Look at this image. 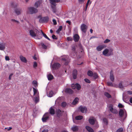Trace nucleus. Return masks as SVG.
I'll use <instances>...</instances> for the list:
<instances>
[{"instance_id": "f257e3e1", "label": "nucleus", "mask_w": 132, "mask_h": 132, "mask_svg": "<svg viewBox=\"0 0 132 132\" xmlns=\"http://www.w3.org/2000/svg\"><path fill=\"white\" fill-rule=\"evenodd\" d=\"M30 34L32 37H37L39 39L42 38L40 36H39L38 35L40 34V33L37 30H36L34 31L33 30H31L29 31Z\"/></svg>"}, {"instance_id": "f03ea898", "label": "nucleus", "mask_w": 132, "mask_h": 132, "mask_svg": "<svg viewBox=\"0 0 132 132\" xmlns=\"http://www.w3.org/2000/svg\"><path fill=\"white\" fill-rule=\"evenodd\" d=\"M108 107L109 111L112 113L115 114L118 113V111L116 108H113V105L112 104H110L108 105Z\"/></svg>"}, {"instance_id": "7ed1b4c3", "label": "nucleus", "mask_w": 132, "mask_h": 132, "mask_svg": "<svg viewBox=\"0 0 132 132\" xmlns=\"http://www.w3.org/2000/svg\"><path fill=\"white\" fill-rule=\"evenodd\" d=\"M38 12L37 10L34 7H30L28 8L27 12L30 14L36 13Z\"/></svg>"}, {"instance_id": "20e7f679", "label": "nucleus", "mask_w": 132, "mask_h": 132, "mask_svg": "<svg viewBox=\"0 0 132 132\" xmlns=\"http://www.w3.org/2000/svg\"><path fill=\"white\" fill-rule=\"evenodd\" d=\"M49 19V18L48 16H45L39 19V22L42 23L47 22L48 21Z\"/></svg>"}, {"instance_id": "39448f33", "label": "nucleus", "mask_w": 132, "mask_h": 132, "mask_svg": "<svg viewBox=\"0 0 132 132\" xmlns=\"http://www.w3.org/2000/svg\"><path fill=\"white\" fill-rule=\"evenodd\" d=\"M62 60L64 62V64L67 65L69 62L68 56H64L63 57L61 58Z\"/></svg>"}, {"instance_id": "423d86ee", "label": "nucleus", "mask_w": 132, "mask_h": 132, "mask_svg": "<svg viewBox=\"0 0 132 132\" xmlns=\"http://www.w3.org/2000/svg\"><path fill=\"white\" fill-rule=\"evenodd\" d=\"M87 27L85 24H83L81 25V31L84 32L85 33L87 31Z\"/></svg>"}, {"instance_id": "0eeeda50", "label": "nucleus", "mask_w": 132, "mask_h": 132, "mask_svg": "<svg viewBox=\"0 0 132 132\" xmlns=\"http://www.w3.org/2000/svg\"><path fill=\"white\" fill-rule=\"evenodd\" d=\"M14 12L17 15L20 14L22 12V9L21 8H15L14 10Z\"/></svg>"}, {"instance_id": "6e6552de", "label": "nucleus", "mask_w": 132, "mask_h": 132, "mask_svg": "<svg viewBox=\"0 0 132 132\" xmlns=\"http://www.w3.org/2000/svg\"><path fill=\"white\" fill-rule=\"evenodd\" d=\"M48 113H46L43 116L42 119L43 121L44 122H46L47 120L49 118V116L48 115Z\"/></svg>"}, {"instance_id": "1a4fd4ad", "label": "nucleus", "mask_w": 132, "mask_h": 132, "mask_svg": "<svg viewBox=\"0 0 132 132\" xmlns=\"http://www.w3.org/2000/svg\"><path fill=\"white\" fill-rule=\"evenodd\" d=\"M60 66V64L58 63H54L52 66L53 69H56L59 68Z\"/></svg>"}, {"instance_id": "9d476101", "label": "nucleus", "mask_w": 132, "mask_h": 132, "mask_svg": "<svg viewBox=\"0 0 132 132\" xmlns=\"http://www.w3.org/2000/svg\"><path fill=\"white\" fill-rule=\"evenodd\" d=\"M106 46L104 45H101L98 46L96 47V50L98 51H100L104 48L106 47Z\"/></svg>"}, {"instance_id": "9b49d317", "label": "nucleus", "mask_w": 132, "mask_h": 132, "mask_svg": "<svg viewBox=\"0 0 132 132\" xmlns=\"http://www.w3.org/2000/svg\"><path fill=\"white\" fill-rule=\"evenodd\" d=\"M79 109L83 113H86L87 111V108L85 106L83 107L81 106L79 108Z\"/></svg>"}, {"instance_id": "f8f14e48", "label": "nucleus", "mask_w": 132, "mask_h": 132, "mask_svg": "<svg viewBox=\"0 0 132 132\" xmlns=\"http://www.w3.org/2000/svg\"><path fill=\"white\" fill-rule=\"evenodd\" d=\"M6 43H0V50L3 51L5 48Z\"/></svg>"}, {"instance_id": "ddd939ff", "label": "nucleus", "mask_w": 132, "mask_h": 132, "mask_svg": "<svg viewBox=\"0 0 132 132\" xmlns=\"http://www.w3.org/2000/svg\"><path fill=\"white\" fill-rule=\"evenodd\" d=\"M95 119L93 117H91L89 120L90 123L92 125H94L95 123Z\"/></svg>"}, {"instance_id": "4468645a", "label": "nucleus", "mask_w": 132, "mask_h": 132, "mask_svg": "<svg viewBox=\"0 0 132 132\" xmlns=\"http://www.w3.org/2000/svg\"><path fill=\"white\" fill-rule=\"evenodd\" d=\"M77 71L76 70H74L73 71L72 75L74 79H76L77 78Z\"/></svg>"}, {"instance_id": "2eb2a0df", "label": "nucleus", "mask_w": 132, "mask_h": 132, "mask_svg": "<svg viewBox=\"0 0 132 132\" xmlns=\"http://www.w3.org/2000/svg\"><path fill=\"white\" fill-rule=\"evenodd\" d=\"M71 129L73 131H77L79 129L78 127L77 126H73L71 128Z\"/></svg>"}, {"instance_id": "dca6fc26", "label": "nucleus", "mask_w": 132, "mask_h": 132, "mask_svg": "<svg viewBox=\"0 0 132 132\" xmlns=\"http://www.w3.org/2000/svg\"><path fill=\"white\" fill-rule=\"evenodd\" d=\"M79 39V36L77 34L73 36L74 40L75 42H78Z\"/></svg>"}, {"instance_id": "f3484780", "label": "nucleus", "mask_w": 132, "mask_h": 132, "mask_svg": "<svg viewBox=\"0 0 132 132\" xmlns=\"http://www.w3.org/2000/svg\"><path fill=\"white\" fill-rule=\"evenodd\" d=\"M50 2L51 5L56 4V3H58L60 1V0H49Z\"/></svg>"}, {"instance_id": "a211bd4d", "label": "nucleus", "mask_w": 132, "mask_h": 132, "mask_svg": "<svg viewBox=\"0 0 132 132\" xmlns=\"http://www.w3.org/2000/svg\"><path fill=\"white\" fill-rule=\"evenodd\" d=\"M110 80L112 82H113L114 80V77L112 71H111L110 73Z\"/></svg>"}, {"instance_id": "6ab92c4d", "label": "nucleus", "mask_w": 132, "mask_h": 132, "mask_svg": "<svg viewBox=\"0 0 132 132\" xmlns=\"http://www.w3.org/2000/svg\"><path fill=\"white\" fill-rule=\"evenodd\" d=\"M54 107H51L49 109V111L51 114H55V110L53 109Z\"/></svg>"}, {"instance_id": "aec40b11", "label": "nucleus", "mask_w": 132, "mask_h": 132, "mask_svg": "<svg viewBox=\"0 0 132 132\" xmlns=\"http://www.w3.org/2000/svg\"><path fill=\"white\" fill-rule=\"evenodd\" d=\"M65 92L67 93L72 94L73 93V90L69 88H66L65 90Z\"/></svg>"}, {"instance_id": "412c9836", "label": "nucleus", "mask_w": 132, "mask_h": 132, "mask_svg": "<svg viewBox=\"0 0 132 132\" xmlns=\"http://www.w3.org/2000/svg\"><path fill=\"white\" fill-rule=\"evenodd\" d=\"M56 4L55 5H51V7L52 9V11L54 13H55L56 12Z\"/></svg>"}, {"instance_id": "4be33fe9", "label": "nucleus", "mask_w": 132, "mask_h": 132, "mask_svg": "<svg viewBox=\"0 0 132 132\" xmlns=\"http://www.w3.org/2000/svg\"><path fill=\"white\" fill-rule=\"evenodd\" d=\"M79 100V99L77 97L75 98L72 102V104L75 105L77 104Z\"/></svg>"}, {"instance_id": "5701e85b", "label": "nucleus", "mask_w": 132, "mask_h": 132, "mask_svg": "<svg viewBox=\"0 0 132 132\" xmlns=\"http://www.w3.org/2000/svg\"><path fill=\"white\" fill-rule=\"evenodd\" d=\"M20 58L22 61L25 63L27 62V60L23 56H20Z\"/></svg>"}, {"instance_id": "b1692460", "label": "nucleus", "mask_w": 132, "mask_h": 132, "mask_svg": "<svg viewBox=\"0 0 132 132\" xmlns=\"http://www.w3.org/2000/svg\"><path fill=\"white\" fill-rule=\"evenodd\" d=\"M17 4L14 2H12L11 3L10 6H11L13 8H15L17 7Z\"/></svg>"}, {"instance_id": "393cba45", "label": "nucleus", "mask_w": 132, "mask_h": 132, "mask_svg": "<svg viewBox=\"0 0 132 132\" xmlns=\"http://www.w3.org/2000/svg\"><path fill=\"white\" fill-rule=\"evenodd\" d=\"M109 52V50L107 49H105L103 52V54L105 56H108V54Z\"/></svg>"}, {"instance_id": "a878e982", "label": "nucleus", "mask_w": 132, "mask_h": 132, "mask_svg": "<svg viewBox=\"0 0 132 132\" xmlns=\"http://www.w3.org/2000/svg\"><path fill=\"white\" fill-rule=\"evenodd\" d=\"M86 128L89 132H94V131L93 129L89 126H86Z\"/></svg>"}, {"instance_id": "bb28decb", "label": "nucleus", "mask_w": 132, "mask_h": 132, "mask_svg": "<svg viewBox=\"0 0 132 132\" xmlns=\"http://www.w3.org/2000/svg\"><path fill=\"white\" fill-rule=\"evenodd\" d=\"M41 3L42 2L41 1H38L35 3L34 5L37 8L38 6L40 5Z\"/></svg>"}, {"instance_id": "cd10ccee", "label": "nucleus", "mask_w": 132, "mask_h": 132, "mask_svg": "<svg viewBox=\"0 0 132 132\" xmlns=\"http://www.w3.org/2000/svg\"><path fill=\"white\" fill-rule=\"evenodd\" d=\"M124 111L123 110L120 109L119 111V116L121 117H122L123 115Z\"/></svg>"}, {"instance_id": "c85d7f7f", "label": "nucleus", "mask_w": 132, "mask_h": 132, "mask_svg": "<svg viewBox=\"0 0 132 132\" xmlns=\"http://www.w3.org/2000/svg\"><path fill=\"white\" fill-rule=\"evenodd\" d=\"M76 88L78 90H80L81 88L80 85L78 83H76L75 84Z\"/></svg>"}, {"instance_id": "c756f323", "label": "nucleus", "mask_w": 132, "mask_h": 132, "mask_svg": "<svg viewBox=\"0 0 132 132\" xmlns=\"http://www.w3.org/2000/svg\"><path fill=\"white\" fill-rule=\"evenodd\" d=\"M104 94L108 98H111L112 97L111 95L107 92H105Z\"/></svg>"}, {"instance_id": "7c9ffc66", "label": "nucleus", "mask_w": 132, "mask_h": 132, "mask_svg": "<svg viewBox=\"0 0 132 132\" xmlns=\"http://www.w3.org/2000/svg\"><path fill=\"white\" fill-rule=\"evenodd\" d=\"M113 50L112 49H110L109 50V52L108 54V56H110L113 54Z\"/></svg>"}, {"instance_id": "2f4dec72", "label": "nucleus", "mask_w": 132, "mask_h": 132, "mask_svg": "<svg viewBox=\"0 0 132 132\" xmlns=\"http://www.w3.org/2000/svg\"><path fill=\"white\" fill-rule=\"evenodd\" d=\"M48 79L49 80H51L53 79V76L51 74H49L47 76Z\"/></svg>"}, {"instance_id": "473e14b6", "label": "nucleus", "mask_w": 132, "mask_h": 132, "mask_svg": "<svg viewBox=\"0 0 132 132\" xmlns=\"http://www.w3.org/2000/svg\"><path fill=\"white\" fill-rule=\"evenodd\" d=\"M41 31L42 33V35H43V36H44V37H45V38H46V39H48V40H50V39L45 34H44L43 32V31H42V30H41Z\"/></svg>"}, {"instance_id": "72a5a7b5", "label": "nucleus", "mask_w": 132, "mask_h": 132, "mask_svg": "<svg viewBox=\"0 0 132 132\" xmlns=\"http://www.w3.org/2000/svg\"><path fill=\"white\" fill-rule=\"evenodd\" d=\"M93 73L92 71L89 70L87 72L88 75L90 77L93 76Z\"/></svg>"}, {"instance_id": "f704fd0d", "label": "nucleus", "mask_w": 132, "mask_h": 132, "mask_svg": "<svg viewBox=\"0 0 132 132\" xmlns=\"http://www.w3.org/2000/svg\"><path fill=\"white\" fill-rule=\"evenodd\" d=\"M83 118V117L81 116H78L75 117V119L76 120H80Z\"/></svg>"}, {"instance_id": "c9c22d12", "label": "nucleus", "mask_w": 132, "mask_h": 132, "mask_svg": "<svg viewBox=\"0 0 132 132\" xmlns=\"http://www.w3.org/2000/svg\"><path fill=\"white\" fill-rule=\"evenodd\" d=\"M103 122L105 123L106 125L108 124V119L105 118H104L103 119Z\"/></svg>"}, {"instance_id": "e433bc0d", "label": "nucleus", "mask_w": 132, "mask_h": 132, "mask_svg": "<svg viewBox=\"0 0 132 132\" xmlns=\"http://www.w3.org/2000/svg\"><path fill=\"white\" fill-rule=\"evenodd\" d=\"M53 92L52 91H51L48 94V96L50 97H51L53 96Z\"/></svg>"}, {"instance_id": "4c0bfd02", "label": "nucleus", "mask_w": 132, "mask_h": 132, "mask_svg": "<svg viewBox=\"0 0 132 132\" xmlns=\"http://www.w3.org/2000/svg\"><path fill=\"white\" fill-rule=\"evenodd\" d=\"M41 45L43 48L46 49L47 48V46L43 43H41Z\"/></svg>"}, {"instance_id": "58836bf2", "label": "nucleus", "mask_w": 132, "mask_h": 132, "mask_svg": "<svg viewBox=\"0 0 132 132\" xmlns=\"http://www.w3.org/2000/svg\"><path fill=\"white\" fill-rule=\"evenodd\" d=\"M93 77L95 79H96L98 77V75L96 73H95L93 74Z\"/></svg>"}, {"instance_id": "ea45409f", "label": "nucleus", "mask_w": 132, "mask_h": 132, "mask_svg": "<svg viewBox=\"0 0 132 132\" xmlns=\"http://www.w3.org/2000/svg\"><path fill=\"white\" fill-rule=\"evenodd\" d=\"M107 85L109 86H113V85L112 83L110 82H107Z\"/></svg>"}, {"instance_id": "a19ab883", "label": "nucleus", "mask_w": 132, "mask_h": 132, "mask_svg": "<svg viewBox=\"0 0 132 132\" xmlns=\"http://www.w3.org/2000/svg\"><path fill=\"white\" fill-rule=\"evenodd\" d=\"M67 103L65 102H63L61 104V106L62 107H64L67 105Z\"/></svg>"}, {"instance_id": "79ce46f5", "label": "nucleus", "mask_w": 132, "mask_h": 132, "mask_svg": "<svg viewBox=\"0 0 132 132\" xmlns=\"http://www.w3.org/2000/svg\"><path fill=\"white\" fill-rule=\"evenodd\" d=\"M123 131V129L122 128H120L118 129L116 131V132H122Z\"/></svg>"}, {"instance_id": "37998d69", "label": "nucleus", "mask_w": 132, "mask_h": 132, "mask_svg": "<svg viewBox=\"0 0 132 132\" xmlns=\"http://www.w3.org/2000/svg\"><path fill=\"white\" fill-rule=\"evenodd\" d=\"M32 84H33L35 85V87H36L37 86V82L36 81H32Z\"/></svg>"}, {"instance_id": "c03bdc74", "label": "nucleus", "mask_w": 132, "mask_h": 132, "mask_svg": "<svg viewBox=\"0 0 132 132\" xmlns=\"http://www.w3.org/2000/svg\"><path fill=\"white\" fill-rule=\"evenodd\" d=\"M118 106L120 108H123L124 107V106L123 105L119 103L118 105Z\"/></svg>"}, {"instance_id": "a18cd8bd", "label": "nucleus", "mask_w": 132, "mask_h": 132, "mask_svg": "<svg viewBox=\"0 0 132 132\" xmlns=\"http://www.w3.org/2000/svg\"><path fill=\"white\" fill-rule=\"evenodd\" d=\"M39 101V99L37 97H36L35 98V103H37Z\"/></svg>"}, {"instance_id": "49530a36", "label": "nucleus", "mask_w": 132, "mask_h": 132, "mask_svg": "<svg viewBox=\"0 0 132 132\" xmlns=\"http://www.w3.org/2000/svg\"><path fill=\"white\" fill-rule=\"evenodd\" d=\"M67 40L68 41H72L73 40V39L71 37H69L67 38Z\"/></svg>"}, {"instance_id": "de8ad7c7", "label": "nucleus", "mask_w": 132, "mask_h": 132, "mask_svg": "<svg viewBox=\"0 0 132 132\" xmlns=\"http://www.w3.org/2000/svg\"><path fill=\"white\" fill-rule=\"evenodd\" d=\"M11 21L12 22H16L17 23H19V22L13 19H12L11 20Z\"/></svg>"}, {"instance_id": "09e8293b", "label": "nucleus", "mask_w": 132, "mask_h": 132, "mask_svg": "<svg viewBox=\"0 0 132 132\" xmlns=\"http://www.w3.org/2000/svg\"><path fill=\"white\" fill-rule=\"evenodd\" d=\"M34 91V95H35L37 92V90L34 88H33Z\"/></svg>"}, {"instance_id": "8fccbe9b", "label": "nucleus", "mask_w": 132, "mask_h": 132, "mask_svg": "<svg viewBox=\"0 0 132 132\" xmlns=\"http://www.w3.org/2000/svg\"><path fill=\"white\" fill-rule=\"evenodd\" d=\"M110 40L109 39H106L104 42V43H108L110 42Z\"/></svg>"}, {"instance_id": "3c124183", "label": "nucleus", "mask_w": 132, "mask_h": 132, "mask_svg": "<svg viewBox=\"0 0 132 132\" xmlns=\"http://www.w3.org/2000/svg\"><path fill=\"white\" fill-rule=\"evenodd\" d=\"M37 67V64L36 62H34V63L33 67L34 68H35Z\"/></svg>"}, {"instance_id": "603ef678", "label": "nucleus", "mask_w": 132, "mask_h": 132, "mask_svg": "<svg viewBox=\"0 0 132 132\" xmlns=\"http://www.w3.org/2000/svg\"><path fill=\"white\" fill-rule=\"evenodd\" d=\"M85 0H78L79 3L80 4H82L84 3Z\"/></svg>"}, {"instance_id": "864d4df0", "label": "nucleus", "mask_w": 132, "mask_h": 132, "mask_svg": "<svg viewBox=\"0 0 132 132\" xmlns=\"http://www.w3.org/2000/svg\"><path fill=\"white\" fill-rule=\"evenodd\" d=\"M84 80L85 82L87 83H90V81L87 79L86 78Z\"/></svg>"}, {"instance_id": "5fc2aeb1", "label": "nucleus", "mask_w": 132, "mask_h": 132, "mask_svg": "<svg viewBox=\"0 0 132 132\" xmlns=\"http://www.w3.org/2000/svg\"><path fill=\"white\" fill-rule=\"evenodd\" d=\"M58 112L59 113H57V116L58 117H60L61 116V113H60L61 112V111L60 110H59Z\"/></svg>"}, {"instance_id": "6e6d98bb", "label": "nucleus", "mask_w": 132, "mask_h": 132, "mask_svg": "<svg viewBox=\"0 0 132 132\" xmlns=\"http://www.w3.org/2000/svg\"><path fill=\"white\" fill-rule=\"evenodd\" d=\"M76 55V54L75 53V52H74V53H73V54H70V56H72V57H74L75 56V55Z\"/></svg>"}, {"instance_id": "4d7b16f0", "label": "nucleus", "mask_w": 132, "mask_h": 132, "mask_svg": "<svg viewBox=\"0 0 132 132\" xmlns=\"http://www.w3.org/2000/svg\"><path fill=\"white\" fill-rule=\"evenodd\" d=\"M71 87L73 89H75L76 88L75 84H72L71 85Z\"/></svg>"}, {"instance_id": "13d9d810", "label": "nucleus", "mask_w": 132, "mask_h": 132, "mask_svg": "<svg viewBox=\"0 0 132 132\" xmlns=\"http://www.w3.org/2000/svg\"><path fill=\"white\" fill-rule=\"evenodd\" d=\"M52 38L54 39H57V38L56 37V36L54 35H52Z\"/></svg>"}, {"instance_id": "bf43d9fd", "label": "nucleus", "mask_w": 132, "mask_h": 132, "mask_svg": "<svg viewBox=\"0 0 132 132\" xmlns=\"http://www.w3.org/2000/svg\"><path fill=\"white\" fill-rule=\"evenodd\" d=\"M5 60L6 61H9L10 60V58L8 56H6L5 57Z\"/></svg>"}, {"instance_id": "052dcab7", "label": "nucleus", "mask_w": 132, "mask_h": 132, "mask_svg": "<svg viewBox=\"0 0 132 132\" xmlns=\"http://www.w3.org/2000/svg\"><path fill=\"white\" fill-rule=\"evenodd\" d=\"M119 87L120 88H122L123 87V85L121 82L119 84Z\"/></svg>"}, {"instance_id": "680f3d73", "label": "nucleus", "mask_w": 132, "mask_h": 132, "mask_svg": "<svg viewBox=\"0 0 132 132\" xmlns=\"http://www.w3.org/2000/svg\"><path fill=\"white\" fill-rule=\"evenodd\" d=\"M53 22L54 25H56L57 24L56 21L54 19H53Z\"/></svg>"}, {"instance_id": "e2e57ef3", "label": "nucleus", "mask_w": 132, "mask_h": 132, "mask_svg": "<svg viewBox=\"0 0 132 132\" xmlns=\"http://www.w3.org/2000/svg\"><path fill=\"white\" fill-rule=\"evenodd\" d=\"M127 94L129 95L132 94V91H128L127 92Z\"/></svg>"}, {"instance_id": "0e129e2a", "label": "nucleus", "mask_w": 132, "mask_h": 132, "mask_svg": "<svg viewBox=\"0 0 132 132\" xmlns=\"http://www.w3.org/2000/svg\"><path fill=\"white\" fill-rule=\"evenodd\" d=\"M90 0H88L87 3H88V4L90 5L91 3V2L90 1Z\"/></svg>"}, {"instance_id": "69168bd1", "label": "nucleus", "mask_w": 132, "mask_h": 132, "mask_svg": "<svg viewBox=\"0 0 132 132\" xmlns=\"http://www.w3.org/2000/svg\"><path fill=\"white\" fill-rule=\"evenodd\" d=\"M62 26H60L58 29L59 31H61L62 30Z\"/></svg>"}, {"instance_id": "338daca9", "label": "nucleus", "mask_w": 132, "mask_h": 132, "mask_svg": "<svg viewBox=\"0 0 132 132\" xmlns=\"http://www.w3.org/2000/svg\"><path fill=\"white\" fill-rule=\"evenodd\" d=\"M42 132H48V130L47 129H44Z\"/></svg>"}, {"instance_id": "774afa93", "label": "nucleus", "mask_w": 132, "mask_h": 132, "mask_svg": "<svg viewBox=\"0 0 132 132\" xmlns=\"http://www.w3.org/2000/svg\"><path fill=\"white\" fill-rule=\"evenodd\" d=\"M13 75L12 74H11L9 76V79L10 80L11 79V77Z\"/></svg>"}]
</instances>
